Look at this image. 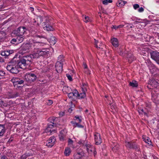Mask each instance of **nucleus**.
<instances>
[{"instance_id":"obj_1","label":"nucleus","mask_w":159,"mask_h":159,"mask_svg":"<svg viewBox=\"0 0 159 159\" xmlns=\"http://www.w3.org/2000/svg\"><path fill=\"white\" fill-rule=\"evenodd\" d=\"M32 59L30 55L24 56L19 61L13 60L8 63L7 69L12 73L17 74L19 72V68L24 69L26 65H30Z\"/></svg>"},{"instance_id":"obj_2","label":"nucleus","mask_w":159,"mask_h":159,"mask_svg":"<svg viewBox=\"0 0 159 159\" xmlns=\"http://www.w3.org/2000/svg\"><path fill=\"white\" fill-rule=\"evenodd\" d=\"M49 53V50L48 49H36L34 53L30 54L32 58H37L41 56H46Z\"/></svg>"},{"instance_id":"obj_3","label":"nucleus","mask_w":159,"mask_h":159,"mask_svg":"<svg viewBox=\"0 0 159 159\" xmlns=\"http://www.w3.org/2000/svg\"><path fill=\"white\" fill-rule=\"evenodd\" d=\"M34 44L33 43L32 41L30 42L29 43H26L22 48V50L20 51V52L23 55V54L28 52L29 49L34 48Z\"/></svg>"},{"instance_id":"obj_4","label":"nucleus","mask_w":159,"mask_h":159,"mask_svg":"<svg viewBox=\"0 0 159 159\" xmlns=\"http://www.w3.org/2000/svg\"><path fill=\"white\" fill-rule=\"evenodd\" d=\"M24 78L26 82L29 83H31L36 79L37 77L34 74L27 73L25 75Z\"/></svg>"},{"instance_id":"obj_5","label":"nucleus","mask_w":159,"mask_h":159,"mask_svg":"<svg viewBox=\"0 0 159 159\" xmlns=\"http://www.w3.org/2000/svg\"><path fill=\"white\" fill-rule=\"evenodd\" d=\"M40 38L41 37L39 35L37 36L34 38V39L32 41L33 43L34 44V49H38V48L40 46H43L45 44V43L44 42H42L39 40H37L36 38Z\"/></svg>"},{"instance_id":"obj_6","label":"nucleus","mask_w":159,"mask_h":159,"mask_svg":"<svg viewBox=\"0 0 159 159\" xmlns=\"http://www.w3.org/2000/svg\"><path fill=\"white\" fill-rule=\"evenodd\" d=\"M27 29L24 26H21L18 28L16 30L13 31V33L16 36H23L26 33Z\"/></svg>"},{"instance_id":"obj_7","label":"nucleus","mask_w":159,"mask_h":159,"mask_svg":"<svg viewBox=\"0 0 159 159\" xmlns=\"http://www.w3.org/2000/svg\"><path fill=\"white\" fill-rule=\"evenodd\" d=\"M51 120H52L50 121V122L52 123V124H48V126L45 130V132L46 133L48 134H49H49H50L53 131L54 129H52V128L54 127V125L53 124H54V122L55 120V118L54 117H52L49 118V121H50Z\"/></svg>"},{"instance_id":"obj_8","label":"nucleus","mask_w":159,"mask_h":159,"mask_svg":"<svg viewBox=\"0 0 159 159\" xmlns=\"http://www.w3.org/2000/svg\"><path fill=\"white\" fill-rule=\"evenodd\" d=\"M151 58L157 62H159V52L152 51L150 52Z\"/></svg>"},{"instance_id":"obj_9","label":"nucleus","mask_w":159,"mask_h":159,"mask_svg":"<svg viewBox=\"0 0 159 159\" xmlns=\"http://www.w3.org/2000/svg\"><path fill=\"white\" fill-rule=\"evenodd\" d=\"M42 21V18L41 16H36L32 20V22L36 26H39Z\"/></svg>"},{"instance_id":"obj_10","label":"nucleus","mask_w":159,"mask_h":159,"mask_svg":"<svg viewBox=\"0 0 159 159\" xmlns=\"http://www.w3.org/2000/svg\"><path fill=\"white\" fill-rule=\"evenodd\" d=\"M94 136L95 144L96 145L100 144L102 143V140L100 134L98 133H95Z\"/></svg>"},{"instance_id":"obj_11","label":"nucleus","mask_w":159,"mask_h":159,"mask_svg":"<svg viewBox=\"0 0 159 159\" xmlns=\"http://www.w3.org/2000/svg\"><path fill=\"white\" fill-rule=\"evenodd\" d=\"M125 146L126 147L129 148H134L138 150H139L138 147L134 143L130 142H126Z\"/></svg>"},{"instance_id":"obj_12","label":"nucleus","mask_w":159,"mask_h":159,"mask_svg":"<svg viewBox=\"0 0 159 159\" xmlns=\"http://www.w3.org/2000/svg\"><path fill=\"white\" fill-rule=\"evenodd\" d=\"M56 141V139L54 136L51 137L46 142V145L48 147H51L54 144Z\"/></svg>"},{"instance_id":"obj_13","label":"nucleus","mask_w":159,"mask_h":159,"mask_svg":"<svg viewBox=\"0 0 159 159\" xmlns=\"http://www.w3.org/2000/svg\"><path fill=\"white\" fill-rule=\"evenodd\" d=\"M148 83L149 85L148 87L150 85L152 87V89L157 88L158 85V83L157 80L154 79H150ZM151 89H152V88H151Z\"/></svg>"},{"instance_id":"obj_14","label":"nucleus","mask_w":159,"mask_h":159,"mask_svg":"<svg viewBox=\"0 0 159 159\" xmlns=\"http://www.w3.org/2000/svg\"><path fill=\"white\" fill-rule=\"evenodd\" d=\"M63 64L58 62H56L55 64V67L56 70L58 73H61L62 71Z\"/></svg>"},{"instance_id":"obj_15","label":"nucleus","mask_w":159,"mask_h":159,"mask_svg":"<svg viewBox=\"0 0 159 159\" xmlns=\"http://www.w3.org/2000/svg\"><path fill=\"white\" fill-rule=\"evenodd\" d=\"M83 66L84 68V72L86 75H89L91 74V71L88 68V67L86 63L83 62Z\"/></svg>"},{"instance_id":"obj_16","label":"nucleus","mask_w":159,"mask_h":159,"mask_svg":"<svg viewBox=\"0 0 159 159\" xmlns=\"http://www.w3.org/2000/svg\"><path fill=\"white\" fill-rule=\"evenodd\" d=\"M111 42L113 46L115 48H117L119 45V42L117 39L113 38L111 39Z\"/></svg>"},{"instance_id":"obj_17","label":"nucleus","mask_w":159,"mask_h":159,"mask_svg":"<svg viewBox=\"0 0 159 159\" xmlns=\"http://www.w3.org/2000/svg\"><path fill=\"white\" fill-rule=\"evenodd\" d=\"M43 28L44 30L49 31H53L54 30V29L52 26L47 23L44 24L43 26Z\"/></svg>"},{"instance_id":"obj_18","label":"nucleus","mask_w":159,"mask_h":159,"mask_svg":"<svg viewBox=\"0 0 159 159\" xmlns=\"http://www.w3.org/2000/svg\"><path fill=\"white\" fill-rule=\"evenodd\" d=\"M158 94L156 93H152V99L153 102L157 103L159 101Z\"/></svg>"},{"instance_id":"obj_19","label":"nucleus","mask_w":159,"mask_h":159,"mask_svg":"<svg viewBox=\"0 0 159 159\" xmlns=\"http://www.w3.org/2000/svg\"><path fill=\"white\" fill-rule=\"evenodd\" d=\"M78 95V91L75 89L72 92L68 93V96L69 98H72L73 96L76 97Z\"/></svg>"},{"instance_id":"obj_20","label":"nucleus","mask_w":159,"mask_h":159,"mask_svg":"<svg viewBox=\"0 0 159 159\" xmlns=\"http://www.w3.org/2000/svg\"><path fill=\"white\" fill-rule=\"evenodd\" d=\"M13 52V50H5L4 51L1 52V55L3 56L7 57Z\"/></svg>"},{"instance_id":"obj_21","label":"nucleus","mask_w":159,"mask_h":159,"mask_svg":"<svg viewBox=\"0 0 159 159\" xmlns=\"http://www.w3.org/2000/svg\"><path fill=\"white\" fill-rule=\"evenodd\" d=\"M94 40H95V45L97 48L103 49L105 47V45L101 43H100L98 45V41L96 40L95 39H94Z\"/></svg>"},{"instance_id":"obj_22","label":"nucleus","mask_w":159,"mask_h":159,"mask_svg":"<svg viewBox=\"0 0 159 159\" xmlns=\"http://www.w3.org/2000/svg\"><path fill=\"white\" fill-rule=\"evenodd\" d=\"M5 132L4 126L2 125H0V137L3 136Z\"/></svg>"},{"instance_id":"obj_23","label":"nucleus","mask_w":159,"mask_h":159,"mask_svg":"<svg viewBox=\"0 0 159 159\" xmlns=\"http://www.w3.org/2000/svg\"><path fill=\"white\" fill-rule=\"evenodd\" d=\"M83 20L86 23L90 22L92 21V19L91 18L85 15L83 16Z\"/></svg>"},{"instance_id":"obj_24","label":"nucleus","mask_w":159,"mask_h":159,"mask_svg":"<svg viewBox=\"0 0 159 159\" xmlns=\"http://www.w3.org/2000/svg\"><path fill=\"white\" fill-rule=\"evenodd\" d=\"M86 97V92H82L79 93L78 92V95L77 97L79 99H82Z\"/></svg>"},{"instance_id":"obj_25","label":"nucleus","mask_w":159,"mask_h":159,"mask_svg":"<svg viewBox=\"0 0 159 159\" xmlns=\"http://www.w3.org/2000/svg\"><path fill=\"white\" fill-rule=\"evenodd\" d=\"M71 152V150L69 148H66L65 151H64V154L66 156H69Z\"/></svg>"},{"instance_id":"obj_26","label":"nucleus","mask_w":159,"mask_h":159,"mask_svg":"<svg viewBox=\"0 0 159 159\" xmlns=\"http://www.w3.org/2000/svg\"><path fill=\"white\" fill-rule=\"evenodd\" d=\"M82 153L76 152L75 153L74 155L75 159H80L82 156Z\"/></svg>"},{"instance_id":"obj_27","label":"nucleus","mask_w":159,"mask_h":159,"mask_svg":"<svg viewBox=\"0 0 159 159\" xmlns=\"http://www.w3.org/2000/svg\"><path fill=\"white\" fill-rule=\"evenodd\" d=\"M18 80H19V79L16 77H13L11 80V82H12L15 87L16 85H17V82Z\"/></svg>"},{"instance_id":"obj_28","label":"nucleus","mask_w":159,"mask_h":159,"mask_svg":"<svg viewBox=\"0 0 159 159\" xmlns=\"http://www.w3.org/2000/svg\"><path fill=\"white\" fill-rule=\"evenodd\" d=\"M128 61L129 63L131 62L132 61L135 59L134 56L131 54L128 55Z\"/></svg>"},{"instance_id":"obj_29","label":"nucleus","mask_w":159,"mask_h":159,"mask_svg":"<svg viewBox=\"0 0 159 159\" xmlns=\"http://www.w3.org/2000/svg\"><path fill=\"white\" fill-rule=\"evenodd\" d=\"M64 60L63 56L60 55L58 57L57 61V62L63 64V62L64 61Z\"/></svg>"},{"instance_id":"obj_30","label":"nucleus","mask_w":159,"mask_h":159,"mask_svg":"<svg viewBox=\"0 0 159 159\" xmlns=\"http://www.w3.org/2000/svg\"><path fill=\"white\" fill-rule=\"evenodd\" d=\"M129 84L130 86L133 87H137L138 86V83L135 81H133L131 82H130Z\"/></svg>"},{"instance_id":"obj_31","label":"nucleus","mask_w":159,"mask_h":159,"mask_svg":"<svg viewBox=\"0 0 159 159\" xmlns=\"http://www.w3.org/2000/svg\"><path fill=\"white\" fill-rule=\"evenodd\" d=\"M63 90V91L67 93L70 92L71 91V89L70 87L67 86H65L64 87Z\"/></svg>"},{"instance_id":"obj_32","label":"nucleus","mask_w":159,"mask_h":159,"mask_svg":"<svg viewBox=\"0 0 159 159\" xmlns=\"http://www.w3.org/2000/svg\"><path fill=\"white\" fill-rule=\"evenodd\" d=\"M32 155V154L28 152H26L21 156L20 159H26L27 157Z\"/></svg>"},{"instance_id":"obj_33","label":"nucleus","mask_w":159,"mask_h":159,"mask_svg":"<svg viewBox=\"0 0 159 159\" xmlns=\"http://www.w3.org/2000/svg\"><path fill=\"white\" fill-rule=\"evenodd\" d=\"M87 85L85 83L83 84L81 86V88L82 92H86L87 91Z\"/></svg>"},{"instance_id":"obj_34","label":"nucleus","mask_w":159,"mask_h":159,"mask_svg":"<svg viewBox=\"0 0 159 159\" xmlns=\"http://www.w3.org/2000/svg\"><path fill=\"white\" fill-rule=\"evenodd\" d=\"M71 123L73 125L74 127H77L79 128H83V126L81 125H80L79 123H77L76 122H71Z\"/></svg>"},{"instance_id":"obj_35","label":"nucleus","mask_w":159,"mask_h":159,"mask_svg":"<svg viewBox=\"0 0 159 159\" xmlns=\"http://www.w3.org/2000/svg\"><path fill=\"white\" fill-rule=\"evenodd\" d=\"M17 42L18 43H20L22 42L23 40V36H17Z\"/></svg>"},{"instance_id":"obj_36","label":"nucleus","mask_w":159,"mask_h":159,"mask_svg":"<svg viewBox=\"0 0 159 159\" xmlns=\"http://www.w3.org/2000/svg\"><path fill=\"white\" fill-rule=\"evenodd\" d=\"M138 112L139 114H144L145 115L148 116L147 113L143 109H139L138 110Z\"/></svg>"},{"instance_id":"obj_37","label":"nucleus","mask_w":159,"mask_h":159,"mask_svg":"<svg viewBox=\"0 0 159 159\" xmlns=\"http://www.w3.org/2000/svg\"><path fill=\"white\" fill-rule=\"evenodd\" d=\"M143 139L144 141L148 143L149 144H151V141L150 139L148 137H147L146 138H144V137H143Z\"/></svg>"},{"instance_id":"obj_38","label":"nucleus","mask_w":159,"mask_h":159,"mask_svg":"<svg viewBox=\"0 0 159 159\" xmlns=\"http://www.w3.org/2000/svg\"><path fill=\"white\" fill-rule=\"evenodd\" d=\"M73 141L70 139H69L68 140V144L69 146L71 147L74 148L73 145Z\"/></svg>"},{"instance_id":"obj_39","label":"nucleus","mask_w":159,"mask_h":159,"mask_svg":"<svg viewBox=\"0 0 159 159\" xmlns=\"http://www.w3.org/2000/svg\"><path fill=\"white\" fill-rule=\"evenodd\" d=\"M126 3V2L122 0H120L118 2V3L119 4V6H124Z\"/></svg>"},{"instance_id":"obj_40","label":"nucleus","mask_w":159,"mask_h":159,"mask_svg":"<svg viewBox=\"0 0 159 159\" xmlns=\"http://www.w3.org/2000/svg\"><path fill=\"white\" fill-rule=\"evenodd\" d=\"M110 104V107H111V109H112V110H115V111H117V110H116V105H115L114 104H112V103Z\"/></svg>"},{"instance_id":"obj_41","label":"nucleus","mask_w":159,"mask_h":159,"mask_svg":"<svg viewBox=\"0 0 159 159\" xmlns=\"http://www.w3.org/2000/svg\"><path fill=\"white\" fill-rule=\"evenodd\" d=\"M112 2V0H104L102 1V3L103 4L107 5L108 3H111Z\"/></svg>"},{"instance_id":"obj_42","label":"nucleus","mask_w":159,"mask_h":159,"mask_svg":"<svg viewBox=\"0 0 159 159\" xmlns=\"http://www.w3.org/2000/svg\"><path fill=\"white\" fill-rule=\"evenodd\" d=\"M65 134H59V136L60 139L61 141H63L65 139Z\"/></svg>"},{"instance_id":"obj_43","label":"nucleus","mask_w":159,"mask_h":159,"mask_svg":"<svg viewBox=\"0 0 159 159\" xmlns=\"http://www.w3.org/2000/svg\"><path fill=\"white\" fill-rule=\"evenodd\" d=\"M5 74V72L4 71L0 70V79L2 78L4 76Z\"/></svg>"},{"instance_id":"obj_44","label":"nucleus","mask_w":159,"mask_h":159,"mask_svg":"<svg viewBox=\"0 0 159 159\" xmlns=\"http://www.w3.org/2000/svg\"><path fill=\"white\" fill-rule=\"evenodd\" d=\"M84 145L86 147L87 150L90 148L91 147H93L89 143H87L86 142Z\"/></svg>"},{"instance_id":"obj_45","label":"nucleus","mask_w":159,"mask_h":159,"mask_svg":"<svg viewBox=\"0 0 159 159\" xmlns=\"http://www.w3.org/2000/svg\"><path fill=\"white\" fill-rule=\"evenodd\" d=\"M93 148H95L94 147H91L88 150H87V151L88 153H91L93 152Z\"/></svg>"},{"instance_id":"obj_46","label":"nucleus","mask_w":159,"mask_h":159,"mask_svg":"<svg viewBox=\"0 0 159 159\" xmlns=\"http://www.w3.org/2000/svg\"><path fill=\"white\" fill-rule=\"evenodd\" d=\"M86 142L83 140H80L78 142L79 144L83 146H84Z\"/></svg>"},{"instance_id":"obj_47","label":"nucleus","mask_w":159,"mask_h":159,"mask_svg":"<svg viewBox=\"0 0 159 159\" xmlns=\"http://www.w3.org/2000/svg\"><path fill=\"white\" fill-rule=\"evenodd\" d=\"M133 7L134 9L136 10L139 7V6L137 4H135L133 5Z\"/></svg>"},{"instance_id":"obj_48","label":"nucleus","mask_w":159,"mask_h":159,"mask_svg":"<svg viewBox=\"0 0 159 159\" xmlns=\"http://www.w3.org/2000/svg\"><path fill=\"white\" fill-rule=\"evenodd\" d=\"M66 76L67 77L68 79L70 80V81H72V79L71 76L69 74H66Z\"/></svg>"},{"instance_id":"obj_49","label":"nucleus","mask_w":159,"mask_h":159,"mask_svg":"<svg viewBox=\"0 0 159 159\" xmlns=\"http://www.w3.org/2000/svg\"><path fill=\"white\" fill-rule=\"evenodd\" d=\"M24 81L23 80H20L19 79V80H18L17 82V85L21 84L23 83Z\"/></svg>"},{"instance_id":"obj_50","label":"nucleus","mask_w":159,"mask_h":159,"mask_svg":"<svg viewBox=\"0 0 159 159\" xmlns=\"http://www.w3.org/2000/svg\"><path fill=\"white\" fill-rule=\"evenodd\" d=\"M0 159H8V158L7 156L4 155L1 156Z\"/></svg>"},{"instance_id":"obj_51","label":"nucleus","mask_w":159,"mask_h":159,"mask_svg":"<svg viewBox=\"0 0 159 159\" xmlns=\"http://www.w3.org/2000/svg\"><path fill=\"white\" fill-rule=\"evenodd\" d=\"M48 104L49 105H51L52 104V101L51 100H49L47 102Z\"/></svg>"},{"instance_id":"obj_52","label":"nucleus","mask_w":159,"mask_h":159,"mask_svg":"<svg viewBox=\"0 0 159 159\" xmlns=\"http://www.w3.org/2000/svg\"><path fill=\"white\" fill-rule=\"evenodd\" d=\"M144 10V9L142 7H141L140 8H139V9L138 10V11L139 12H142Z\"/></svg>"},{"instance_id":"obj_53","label":"nucleus","mask_w":159,"mask_h":159,"mask_svg":"<svg viewBox=\"0 0 159 159\" xmlns=\"http://www.w3.org/2000/svg\"><path fill=\"white\" fill-rule=\"evenodd\" d=\"M75 118L76 119V120L79 119V123H80L82 121L81 119L80 118V117L78 116H76L75 117Z\"/></svg>"},{"instance_id":"obj_54","label":"nucleus","mask_w":159,"mask_h":159,"mask_svg":"<svg viewBox=\"0 0 159 159\" xmlns=\"http://www.w3.org/2000/svg\"><path fill=\"white\" fill-rule=\"evenodd\" d=\"M65 113L64 112H60L59 113V115L60 117H62L63 116Z\"/></svg>"},{"instance_id":"obj_55","label":"nucleus","mask_w":159,"mask_h":159,"mask_svg":"<svg viewBox=\"0 0 159 159\" xmlns=\"http://www.w3.org/2000/svg\"><path fill=\"white\" fill-rule=\"evenodd\" d=\"M93 154L94 156H95V155L97 154V152L96 150V149L95 148H93Z\"/></svg>"},{"instance_id":"obj_56","label":"nucleus","mask_w":159,"mask_h":159,"mask_svg":"<svg viewBox=\"0 0 159 159\" xmlns=\"http://www.w3.org/2000/svg\"><path fill=\"white\" fill-rule=\"evenodd\" d=\"M5 7L4 6L3 3H1V4L0 5V9H2L4 8Z\"/></svg>"},{"instance_id":"obj_57","label":"nucleus","mask_w":159,"mask_h":159,"mask_svg":"<svg viewBox=\"0 0 159 159\" xmlns=\"http://www.w3.org/2000/svg\"><path fill=\"white\" fill-rule=\"evenodd\" d=\"M16 89H22L23 86H20L19 85H16Z\"/></svg>"},{"instance_id":"obj_58","label":"nucleus","mask_w":159,"mask_h":159,"mask_svg":"<svg viewBox=\"0 0 159 159\" xmlns=\"http://www.w3.org/2000/svg\"><path fill=\"white\" fill-rule=\"evenodd\" d=\"M111 28L112 29H115V30H116L117 29H118V27H117V26L115 25H112V27H111Z\"/></svg>"},{"instance_id":"obj_59","label":"nucleus","mask_w":159,"mask_h":159,"mask_svg":"<svg viewBox=\"0 0 159 159\" xmlns=\"http://www.w3.org/2000/svg\"><path fill=\"white\" fill-rule=\"evenodd\" d=\"M124 26V25H118L117 27L118 28H122Z\"/></svg>"},{"instance_id":"obj_60","label":"nucleus","mask_w":159,"mask_h":159,"mask_svg":"<svg viewBox=\"0 0 159 159\" xmlns=\"http://www.w3.org/2000/svg\"><path fill=\"white\" fill-rule=\"evenodd\" d=\"M65 134V132L63 130H61L60 132V134Z\"/></svg>"},{"instance_id":"obj_61","label":"nucleus","mask_w":159,"mask_h":159,"mask_svg":"<svg viewBox=\"0 0 159 159\" xmlns=\"http://www.w3.org/2000/svg\"><path fill=\"white\" fill-rule=\"evenodd\" d=\"M11 41H12V42H17V39H12L11 40Z\"/></svg>"},{"instance_id":"obj_62","label":"nucleus","mask_w":159,"mask_h":159,"mask_svg":"<svg viewBox=\"0 0 159 159\" xmlns=\"http://www.w3.org/2000/svg\"><path fill=\"white\" fill-rule=\"evenodd\" d=\"M52 39L53 40V44H54L56 43V40H55V38L54 37H52Z\"/></svg>"},{"instance_id":"obj_63","label":"nucleus","mask_w":159,"mask_h":159,"mask_svg":"<svg viewBox=\"0 0 159 159\" xmlns=\"http://www.w3.org/2000/svg\"><path fill=\"white\" fill-rule=\"evenodd\" d=\"M3 59L1 57H0V62H4Z\"/></svg>"},{"instance_id":"obj_64","label":"nucleus","mask_w":159,"mask_h":159,"mask_svg":"<svg viewBox=\"0 0 159 159\" xmlns=\"http://www.w3.org/2000/svg\"><path fill=\"white\" fill-rule=\"evenodd\" d=\"M152 157L153 159H158V158L157 157L154 156L152 155Z\"/></svg>"}]
</instances>
